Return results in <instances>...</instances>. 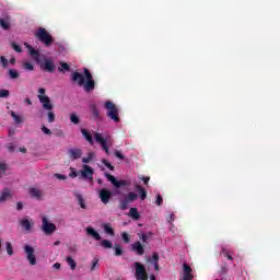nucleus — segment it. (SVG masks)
Listing matches in <instances>:
<instances>
[{
    "mask_svg": "<svg viewBox=\"0 0 280 280\" xmlns=\"http://www.w3.org/2000/svg\"><path fill=\"white\" fill-rule=\"evenodd\" d=\"M83 73L73 72L72 81L78 82L79 86H83L86 93H91V91L95 90V81L93 80V74L89 69L84 68Z\"/></svg>",
    "mask_w": 280,
    "mask_h": 280,
    "instance_id": "nucleus-1",
    "label": "nucleus"
},
{
    "mask_svg": "<svg viewBox=\"0 0 280 280\" xmlns=\"http://www.w3.org/2000/svg\"><path fill=\"white\" fill-rule=\"evenodd\" d=\"M104 108L107 110L106 115L112 121H115L116 124H119V107L113 103V101H107L104 104Z\"/></svg>",
    "mask_w": 280,
    "mask_h": 280,
    "instance_id": "nucleus-2",
    "label": "nucleus"
},
{
    "mask_svg": "<svg viewBox=\"0 0 280 280\" xmlns=\"http://www.w3.org/2000/svg\"><path fill=\"white\" fill-rule=\"evenodd\" d=\"M36 38L40 40L46 47H51L54 45V36L47 32V30L39 27L35 34Z\"/></svg>",
    "mask_w": 280,
    "mask_h": 280,
    "instance_id": "nucleus-3",
    "label": "nucleus"
},
{
    "mask_svg": "<svg viewBox=\"0 0 280 280\" xmlns=\"http://www.w3.org/2000/svg\"><path fill=\"white\" fill-rule=\"evenodd\" d=\"M135 269H136L135 275L137 280H148V271H145V266H143L139 261H136Z\"/></svg>",
    "mask_w": 280,
    "mask_h": 280,
    "instance_id": "nucleus-4",
    "label": "nucleus"
},
{
    "mask_svg": "<svg viewBox=\"0 0 280 280\" xmlns=\"http://www.w3.org/2000/svg\"><path fill=\"white\" fill-rule=\"evenodd\" d=\"M42 231H44V233L46 235H51V233H54L56 231V224L50 223L49 220L47 219V217H43Z\"/></svg>",
    "mask_w": 280,
    "mask_h": 280,
    "instance_id": "nucleus-5",
    "label": "nucleus"
},
{
    "mask_svg": "<svg viewBox=\"0 0 280 280\" xmlns=\"http://www.w3.org/2000/svg\"><path fill=\"white\" fill-rule=\"evenodd\" d=\"M94 139L96 143H100L101 147L103 148L104 152L106 154H110V149L108 148V140L102 136V133L95 132L94 133Z\"/></svg>",
    "mask_w": 280,
    "mask_h": 280,
    "instance_id": "nucleus-6",
    "label": "nucleus"
},
{
    "mask_svg": "<svg viewBox=\"0 0 280 280\" xmlns=\"http://www.w3.org/2000/svg\"><path fill=\"white\" fill-rule=\"evenodd\" d=\"M24 252L26 254L27 261H30V265L36 266V256L34 255V247H32L30 245H25Z\"/></svg>",
    "mask_w": 280,
    "mask_h": 280,
    "instance_id": "nucleus-7",
    "label": "nucleus"
},
{
    "mask_svg": "<svg viewBox=\"0 0 280 280\" xmlns=\"http://www.w3.org/2000/svg\"><path fill=\"white\" fill-rule=\"evenodd\" d=\"M98 198H101V202H103V205H108V202H110V198H113V191L103 188L98 191Z\"/></svg>",
    "mask_w": 280,
    "mask_h": 280,
    "instance_id": "nucleus-8",
    "label": "nucleus"
},
{
    "mask_svg": "<svg viewBox=\"0 0 280 280\" xmlns=\"http://www.w3.org/2000/svg\"><path fill=\"white\" fill-rule=\"evenodd\" d=\"M38 100L43 105L44 110H54V104H51V100L47 95H38Z\"/></svg>",
    "mask_w": 280,
    "mask_h": 280,
    "instance_id": "nucleus-9",
    "label": "nucleus"
},
{
    "mask_svg": "<svg viewBox=\"0 0 280 280\" xmlns=\"http://www.w3.org/2000/svg\"><path fill=\"white\" fill-rule=\"evenodd\" d=\"M68 156L70 161H78V159H82V149L80 148L68 149Z\"/></svg>",
    "mask_w": 280,
    "mask_h": 280,
    "instance_id": "nucleus-10",
    "label": "nucleus"
},
{
    "mask_svg": "<svg viewBox=\"0 0 280 280\" xmlns=\"http://www.w3.org/2000/svg\"><path fill=\"white\" fill-rule=\"evenodd\" d=\"M40 69L43 71H47L48 73H54L56 71V65L51 59H45L43 63H40Z\"/></svg>",
    "mask_w": 280,
    "mask_h": 280,
    "instance_id": "nucleus-11",
    "label": "nucleus"
},
{
    "mask_svg": "<svg viewBox=\"0 0 280 280\" xmlns=\"http://www.w3.org/2000/svg\"><path fill=\"white\" fill-rule=\"evenodd\" d=\"M194 269H191V266L184 264L183 265V277L179 280H194L192 273Z\"/></svg>",
    "mask_w": 280,
    "mask_h": 280,
    "instance_id": "nucleus-12",
    "label": "nucleus"
},
{
    "mask_svg": "<svg viewBox=\"0 0 280 280\" xmlns=\"http://www.w3.org/2000/svg\"><path fill=\"white\" fill-rule=\"evenodd\" d=\"M131 250H133V253H136V255H139L140 257L145 255V249L143 248V245L139 241L131 245Z\"/></svg>",
    "mask_w": 280,
    "mask_h": 280,
    "instance_id": "nucleus-13",
    "label": "nucleus"
},
{
    "mask_svg": "<svg viewBox=\"0 0 280 280\" xmlns=\"http://www.w3.org/2000/svg\"><path fill=\"white\" fill-rule=\"evenodd\" d=\"M30 52L31 58H33V60H35V62L40 63V51L34 49V47L27 45L26 46Z\"/></svg>",
    "mask_w": 280,
    "mask_h": 280,
    "instance_id": "nucleus-14",
    "label": "nucleus"
},
{
    "mask_svg": "<svg viewBox=\"0 0 280 280\" xmlns=\"http://www.w3.org/2000/svg\"><path fill=\"white\" fill-rule=\"evenodd\" d=\"M93 170L91 166L89 165H83V170L81 171V176L82 178H90L93 179Z\"/></svg>",
    "mask_w": 280,
    "mask_h": 280,
    "instance_id": "nucleus-15",
    "label": "nucleus"
},
{
    "mask_svg": "<svg viewBox=\"0 0 280 280\" xmlns=\"http://www.w3.org/2000/svg\"><path fill=\"white\" fill-rule=\"evenodd\" d=\"M85 231L86 235L93 237V240H96V242H100V240H102V236L100 235V233H97V231H95L93 226H88Z\"/></svg>",
    "mask_w": 280,
    "mask_h": 280,
    "instance_id": "nucleus-16",
    "label": "nucleus"
},
{
    "mask_svg": "<svg viewBox=\"0 0 280 280\" xmlns=\"http://www.w3.org/2000/svg\"><path fill=\"white\" fill-rule=\"evenodd\" d=\"M10 16L0 19V27H2L4 31L10 30Z\"/></svg>",
    "mask_w": 280,
    "mask_h": 280,
    "instance_id": "nucleus-17",
    "label": "nucleus"
},
{
    "mask_svg": "<svg viewBox=\"0 0 280 280\" xmlns=\"http://www.w3.org/2000/svg\"><path fill=\"white\" fill-rule=\"evenodd\" d=\"M90 110L93 115V119H102V116L100 115V109H97V105L92 104L90 106Z\"/></svg>",
    "mask_w": 280,
    "mask_h": 280,
    "instance_id": "nucleus-18",
    "label": "nucleus"
},
{
    "mask_svg": "<svg viewBox=\"0 0 280 280\" xmlns=\"http://www.w3.org/2000/svg\"><path fill=\"white\" fill-rule=\"evenodd\" d=\"M12 197V192H10V189L4 188L2 192L0 194V202H5L8 198Z\"/></svg>",
    "mask_w": 280,
    "mask_h": 280,
    "instance_id": "nucleus-19",
    "label": "nucleus"
},
{
    "mask_svg": "<svg viewBox=\"0 0 280 280\" xmlns=\"http://www.w3.org/2000/svg\"><path fill=\"white\" fill-rule=\"evenodd\" d=\"M81 133L84 137V139L91 144L93 145V136L91 135V132H89V130L82 128L81 129Z\"/></svg>",
    "mask_w": 280,
    "mask_h": 280,
    "instance_id": "nucleus-20",
    "label": "nucleus"
},
{
    "mask_svg": "<svg viewBox=\"0 0 280 280\" xmlns=\"http://www.w3.org/2000/svg\"><path fill=\"white\" fill-rule=\"evenodd\" d=\"M129 215L132 218V220H139L141 218V214L137 208H130Z\"/></svg>",
    "mask_w": 280,
    "mask_h": 280,
    "instance_id": "nucleus-21",
    "label": "nucleus"
},
{
    "mask_svg": "<svg viewBox=\"0 0 280 280\" xmlns=\"http://www.w3.org/2000/svg\"><path fill=\"white\" fill-rule=\"evenodd\" d=\"M137 191L140 194V200H145L148 198V191L143 189L140 185L136 186Z\"/></svg>",
    "mask_w": 280,
    "mask_h": 280,
    "instance_id": "nucleus-22",
    "label": "nucleus"
},
{
    "mask_svg": "<svg viewBox=\"0 0 280 280\" xmlns=\"http://www.w3.org/2000/svg\"><path fill=\"white\" fill-rule=\"evenodd\" d=\"M220 255L225 257V259H229L230 261H233V256L231 255V252L226 249L225 247L221 248Z\"/></svg>",
    "mask_w": 280,
    "mask_h": 280,
    "instance_id": "nucleus-23",
    "label": "nucleus"
},
{
    "mask_svg": "<svg viewBox=\"0 0 280 280\" xmlns=\"http://www.w3.org/2000/svg\"><path fill=\"white\" fill-rule=\"evenodd\" d=\"M30 194H31L32 198H37V199H39L40 196H43V191H40V189H38V188H31Z\"/></svg>",
    "mask_w": 280,
    "mask_h": 280,
    "instance_id": "nucleus-24",
    "label": "nucleus"
},
{
    "mask_svg": "<svg viewBox=\"0 0 280 280\" xmlns=\"http://www.w3.org/2000/svg\"><path fill=\"white\" fill-rule=\"evenodd\" d=\"M129 205H130V201L128 199H126V197H124L122 199H120L119 209H121V211H126V209H128Z\"/></svg>",
    "mask_w": 280,
    "mask_h": 280,
    "instance_id": "nucleus-25",
    "label": "nucleus"
},
{
    "mask_svg": "<svg viewBox=\"0 0 280 280\" xmlns=\"http://www.w3.org/2000/svg\"><path fill=\"white\" fill-rule=\"evenodd\" d=\"M103 229L105 233H107V235H112V237L115 236V230L113 229V226H110V223H105L103 225Z\"/></svg>",
    "mask_w": 280,
    "mask_h": 280,
    "instance_id": "nucleus-26",
    "label": "nucleus"
},
{
    "mask_svg": "<svg viewBox=\"0 0 280 280\" xmlns=\"http://www.w3.org/2000/svg\"><path fill=\"white\" fill-rule=\"evenodd\" d=\"M67 264L70 266L71 270H75V268H78V264L75 262V260L73 259V257L68 256L66 258Z\"/></svg>",
    "mask_w": 280,
    "mask_h": 280,
    "instance_id": "nucleus-27",
    "label": "nucleus"
},
{
    "mask_svg": "<svg viewBox=\"0 0 280 280\" xmlns=\"http://www.w3.org/2000/svg\"><path fill=\"white\" fill-rule=\"evenodd\" d=\"M128 185H130V182L126 179H121V180L116 179V184L114 185V187H116V189H119L120 187H128Z\"/></svg>",
    "mask_w": 280,
    "mask_h": 280,
    "instance_id": "nucleus-28",
    "label": "nucleus"
},
{
    "mask_svg": "<svg viewBox=\"0 0 280 280\" xmlns=\"http://www.w3.org/2000/svg\"><path fill=\"white\" fill-rule=\"evenodd\" d=\"M21 226H23V229H25V231H32V222H30L28 219H23L21 221Z\"/></svg>",
    "mask_w": 280,
    "mask_h": 280,
    "instance_id": "nucleus-29",
    "label": "nucleus"
},
{
    "mask_svg": "<svg viewBox=\"0 0 280 280\" xmlns=\"http://www.w3.org/2000/svg\"><path fill=\"white\" fill-rule=\"evenodd\" d=\"M60 67L58 68V71L62 73V71H71V67L67 62H59Z\"/></svg>",
    "mask_w": 280,
    "mask_h": 280,
    "instance_id": "nucleus-30",
    "label": "nucleus"
},
{
    "mask_svg": "<svg viewBox=\"0 0 280 280\" xmlns=\"http://www.w3.org/2000/svg\"><path fill=\"white\" fill-rule=\"evenodd\" d=\"M114 250H115L116 257H121V255H124V249L121 248V245H119V244L114 245Z\"/></svg>",
    "mask_w": 280,
    "mask_h": 280,
    "instance_id": "nucleus-31",
    "label": "nucleus"
},
{
    "mask_svg": "<svg viewBox=\"0 0 280 280\" xmlns=\"http://www.w3.org/2000/svg\"><path fill=\"white\" fill-rule=\"evenodd\" d=\"M11 117H13V119H14V122L15 124H23V117L22 116H19V115H16V113L15 112H11Z\"/></svg>",
    "mask_w": 280,
    "mask_h": 280,
    "instance_id": "nucleus-32",
    "label": "nucleus"
},
{
    "mask_svg": "<svg viewBox=\"0 0 280 280\" xmlns=\"http://www.w3.org/2000/svg\"><path fill=\"white\" fill-rule=\"evenodd\" d=\"M8 74H9V78L11 79V80H16L18 78H19V71H16L15 69H10L9 71H8Z\"/></svg>",
    "mask_w": 280,
    "mask_h": 280,
    "instance_id": "nucleus-33",
    "label": "nucleus"
},
{
    "mask_svg": "<svg viewBox=\"0 0 280 280\" xmlns=\"http://www.w3.org/2000/svg\"><path fill=\"white\" fill-rule=\"evenodd\" d=\"M126 200L130 202H135V200H137V194L135 192H129L128 195L124 196Z\"/></svg>",
    "mask_w": 280,
    "mask_h": 280,
    "instance_id": "nucleus-34",
    "label": "nucleus"
},
{
    "mask_svg": "<svg viewBox=\"0 0 280 280\" xmlns=\"http://www.w3.org/2000/svg\"><path fill=\"white\" fill-rule=\"evenodd\" d=\"M77 199L81 209H86V203L84 202V198L82 197V195L77 194Z\"/></svg>",
    "mask_w": 280,
    "mask_h": 280,
    "instance_id": "nucleus-35",
    "label": "nucleus"
},
{
    "mask_svg": "<svg viewBox=\"0 0 280 280\" xmlns=\"http://www.w3.org/2000/svg\"><path fill=\"white\" fill-rule=\"evenodd\" d=\"M93 156H95V154L93 152H90L86 158H82V163H91L93 161Z\"/></svg>",
    "mask_w": 280,
    "mask_h": 280,
    "instance_id": "nucleus-36",
    "label": "nucleus"
},
{
    "mask_svg": "<svg viewBox=\"0 0 280 280\" xmlns=\"http://www.w3.org/2000/svg\"><path fill=\"white\" fill-rule=\"evenodd\" d=\"M70 121H71L72 124H74V125L80 124V117H78V114L72 113V114L70 115Z\"/></svg>",
    "mask_w": 280,
    "mask_h": 280,
    "instance_id": "nucleus-37",
    "label": "nucleus"
},
{
    "mask_svg": "<svg viewBox=\"0 0 280 280\" xmlns=\"http://www.w3.org/2000/svg\"><path fill=\"white\" fill-rule=\"evenodd\" d=\"M0 62L3 67V69H8L9 65H10V61L8 60V58H5V56L0 57Z\"/></svg>",
    "mask_w": 280,
    "mask_h": 280,
    "instance_id": "nucleus-38",
    "label": "nucleus"
},
{
    "mask_svg": "<svg viewBox=\"0 0 280 280\" xmlns=\"http://www.w3.org/2000/svg\"><path fill=\"white\" fill-rule=\"evenodd\" d=\"M149 264H159V253H153L152 258L148 259Z\"/></svg>",
    "mask_w": 280,
    "mask_h": 280,
    "instance_id": "nucleus-39",
    "label": "nucleus"
},
{
    "mask_svg": "<svg viewBox=\"0 0 280 280\" xmlns=\"http://www.w3.org/2000/svg\"><path fill=\"white\" fill-rule=\"evenodd\" d=\"M101 246H103V248H113V243L108 240H103Z\"/></svg>",
    "mask_w": 280,
    "mask_h": 280,
    "instance_id": "nucleus-40",
    "label": "nucleus"
},
{
    "mask_svg": "<svg viewBox=\"0 0 280 280\" xmlns=\"http://www.w3.org/2000/svg\"><path fill=\"white\" fill-rule=\"evenodd\" d=\"M47 117L49 124H54V121H56V114L54 112L49 110Z\"/></svg>",
    "mask_w": 280,
    "mask_h": 280,
    "instance_id": "nucleus-41",
    "label": "nucleus"
},
{
    "mask_svg": "<svg viewBox=\"0 0 280 280\" xmlns=\"http://www.w3.org/2000/svg\"><path fill=\"white\" fill-rule=\"evenodd\" d=\"M23 69H25L26 71H34V65L26 61L23 63Z\"/></svg>",
    "mask_w": 280,
    "mask_h": 280,
    "instance_id": "nucleus-42",
    "label": "nucleus"
},
{
    "mask_svg": "<svg viewBox=\"0 0 280 280\" xmlns=\"http://www.w3.org/2000/svg\"><path fill=\"white\" fill-rule=\"evenodd\" d=\"M97 268H100V259L94 258V259L92 260L91 270H92V271H93V270H97Z\"/></svg>",
    "mask_w": 280,
    "mask_h": 280,
    "instance_id": "nucleus-43",
    "label": "nucleus"
},
{
    "mask_svg": "<svg viewBox=\"0 0 280 280\" xmlns=\"http://www.w3.org/2000/svg\"><path fill=\"white\" fill-rule=\"evenodd\" d=\"M103 165L107 166L108 170H110V172H115V166H113V164H110V162H108V160H102Z\"/></svg>",
    "mask_w": 280,
    "mask_h": 280,
    "instance_id": "nucleus-44",
    "label": "nucleus"
},
{
    "mask_svg": "<svg viewBox=\"0 0 280 280\" xmlns=\"http://www.w3.org/2000/svg\"><path fill=\"white\" fill-rule=\"evenodd\" d=\"M7 253L10 256L14 255V248L12 247V243L10 242H7Z\"/></svg>",
    "mask_w": 280,
    "mask_h": 280,
    "instance_id": "nucleus-45",
    "label": "nucleus"
},
{
    "mask_svg": "<svg viewBox=\"0 0 280 280\" xmlns=\"http://www.w3.org/2000/svg\"><path fill=\"white\" fill-rule=\"evenodd\" d=\"M105 176L109 180V183H112V185H114V186L116 185L117 178H115V176H113V175H110L108 173H105Z\"/></svg>",
    "mask_w": 280,
    "mask_h": 280,
    "instance_id": "nucleus-46",
    "label": "nucleus"
},
{
    "mask_svg": "<svg viewBox=\"0 0 280 280\" xmlns=\"http://www.w3.org/2000/svg\"><path fill=\"white\" fill-rule=\"evenodd\" d=\"M121 238L125 242V244H130V235L127 232L121 233Z\"/></svg>",
    "mask_w": 280,
    "mask_h": 280,
    "instance_id": "nucleus-47",
    "label": "nucleus"
},
{
    "mask_svg": "<svg viewBox=\"0 0 280 280\" xmlns=\"http://www.w3.org/2000/svg\"><path fill=\"white\" fill-rule=\"evenodd\" d=\"M12 49H14V51H16L18 54H21V51H23V49L21 48L20 45H18L16 43H12L11 44Z\"/></svg>",
    "mask_w": 280,
    "mask_h": 280,
    "instance_id": "nucleus-48",
    "label": "nucleus"
},
{
    "mask_svg": "<svg viewBox=\"0 0 280 280\" xmlns=\"http://www.w3.org/2000/svg\"><path fill=\"white\" fill-rule=\"evenodd\" d=\"M138 236H139V240L143 242V244H148V234L141 233V234H138Z\"/></svg>",
    "mask_w": 280,
    "mask_h": 280,
    "instance_id": "nucleus-49",
    "label": "nucleus"
},
{
    "mask_svg": "<svg viewBox=\"0 0 280 280\" xmlns=\"http://www.w3.org/2000/svg\"><path fill=\"white\" fill-rule=\"evenodd\" d=\"M0 97L1 98L10 97V91H8V90H0Z\"/></svg>",
    "mask_w": 280,
    "mask_h": 280,
    "instance_id": "nucleus-50",
    "label": "nucleus"
},
{
    "mask_svg": "<svg viewBox=\"0 0 280 280\" xmlns=\"http://www.w3.org/2000/svg\"><path fill=\"white\" fill-rule=\"evenodd\" d=\"M8 172V165L5 163H0V176L1 174H5Z\"/></svg>",
    "mask_w": 280,
    "mask_h": 280,
    "instance_id": "nucleus-51",
    "label": "nucleus"
},
{
    "mask_svg": "<svg viewBox=\"0 0 280 280\" xmlns=\"http://www.w3.org/2000/svg\"><path fill=\"white\" fill-rule=\"evenodd\" d=\"M114 154H115V158L119 159L120 161H124V159H126V156L121 154V151L116 150Z\"/></svg>",
    "mask_w": 280,
    "mask_h": 280,
    "instance_id": "nucleus-52",
    "label": "nucleus"
},
{
    "mask_svg": "<svg viewBox=\"0 0 280 280\" xmlns=\"http://www.w3.org/2000/svg\"><path fill=\"white\" fill-rule=\"evenodd\" d=\"M42 132H44V135H51V129L47 128L45 125L42 126Z\"/></svg>",
    "mask_w": 280,
    "mask_h": 280,
    "instance_id": "nucleus-53",
    "label": "nucleus"
},
{
    "mask_svg": "<svg viewBox=\"0 0 280 280\" xmlns=\"http://www.w3.org/2000/svg\"><path fill=\"white\" fill-rule=\"evenodd\" d=\"M156 205L158 207H161V205H163V197L161 195H158Z\"/></svg>",
    "mask_w": 280,
    "mask_h": 280,
    "instance_id": "nucleus-54",
    "label": "nucleus"
},
{
    "mask_svg": "<svg viewBox=\"0 0 280 280\" xmlns=\"http://www.w3.org/2000/svg\"><path fill=\"white\" fill-rule=\"evenodd\" d=\"M55 176H56V178H58L59 180H67V176H66V175L56 174Z\"/></svg>",
    "mask_w": 280,
    "mask_h": 280,
    "instance_id": "nucleus-55",
    "label": "nucleus"
},
{
    "mask_svg": "<svg viewBox=\"0 0 280 280\" xmlns=\"http://www.w3.org/2000/svg\"><path fill=\"white\" fill-rule=\"evenodd\" d=\"M226 272H229V267L226 265H224L222 268H221V275H226Z\"/></svg>",
    "mask_w": 280,
    "mask_h": 280,
    "instance_id": "nucleus-56",
    "label": "nucleus"
},
{
    "mask_svg": "<svg viewBox=\"0 0 280 280\" xmlns=\"http://www.w3.org/2000/svg\"><path fill=\"white\" fill-rule=\"evenodd\" d=\"M16 209L18 211H21V209H23V203L21 201L16 203Z\"/></svg>",
    "mask_w": 280,
    "mask_h": 280,
    "instance_id": "nucleus-57",
    "label": "nucleus"
},
{
    "mask_svg": "<svg viewBox=\"0 0 280 280\" xmlns=\"http://www.w3.org/2000/svg\"><path fill=\"white\" fill-rule=\"evenodd\" d=\"M57 137H60V138L65 137V131L58 130L57 131Z\"/></svg>",
    "mask_w": 280,
    "mask_h": 280,
    "instance_id": "nucleus-58",
    "label": "nucleus"
},
{
    "mask_svg": "<svg viewBox=\"0 0 280 280\" xmlns=\"http://www.w3.org/2000/svg\"><path fill=\"white\" fill-rule=\"evenodd\" d=\"M142 180L144 185H148V183H150V177H142Z\"/></svg>",
    "mask_w": 280,
    "mask_h": 280,
    "instance_id": "nucleus-59",
    "label": "nucleus"
},
{
    "mask_svg": "<svg viewBox=\"0 0 280 280\" xmlns=\"http://www.w3.org/2000/svg\"><path fill=\"white\" fill-rule=\"evenodd\" d=\"M52 268H56V270H60V262H56L52 265Z\"/></svg>",
    "mask_w": 280,
    "mask_h": 280,
    "instance_id": "nucleus-60",
    "label": "nucleus"
},
{
    "mask_svg": "<svg viewBox=\"0 0 280 280\" xmlns=\"http://www.w3.org/2000/svg\"><path fill=\"white\" fill-rule=\"evenodd\" d=\"M38 94L39 95H45V89H43V88L38 89Z\"/></svg>",
    "mask_w": 280,
    "mask_h": 280,
    "instance_id": "nucleus-61",
    "label": "nucleus"
},
{
    "mask_svg": "<svg viewBox=\"0 0 280 280\" xmlns=\"http://www.w3.org/2000/svg\"><path fill=\"white\" fill-rule=\"evenodd\" d=\"M9 62H10V65H16V58H14V57L11 58Z\"/></svg>",
    "mask_w": 280,
    "mask_h": 280,
    "instance_id": "nucleus-62",
    "label": "nucleus"
},
{
    "mask_svg": "<svg viewBox=\"0 0 280 280\" xmlns=\"http://www.w3.org/2000/svg\"><path fill=\"white\" fill-rule=\"evenodd\" d=\"M25 103L28 104V106H32V100L25 98Z\"/></svg>",
    "mask_w": 280,
    "mask_h": 280,
    "instance_id": "nucleus-63",
    "label": "nucleus"
},
{
    "mask_svg": "<svg viewBox=\"0 0 280 280\" xmlns=\"http://www.w3.org/2000/svg\"><path fill=\"white\" fill-rule=\"evenodd\" d=\"M153 266H154V269L155 270H159V262H154V264H152Z\"/></svg>",
    "mask_w": 280,
    "mask_h": 280,
    "instance_id": "nucleus-64",
    "label": "nucleus"
}]
</instances>
